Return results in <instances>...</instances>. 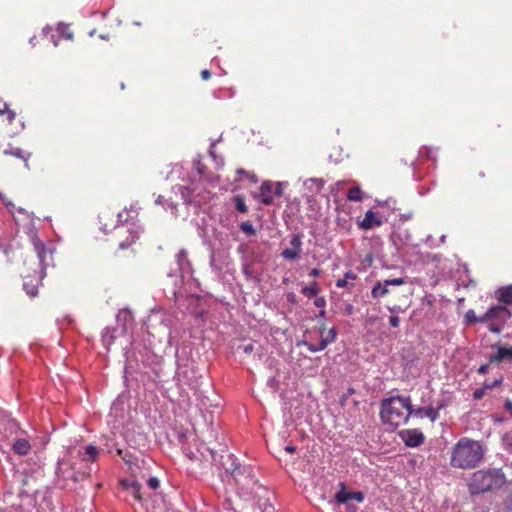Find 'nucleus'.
<instances>
[{
    "mask_svg": "<svg viewBox=\"0 0 512 512\" xmlns=\"http://www.w3.org/2000/svg\"><path fill=\"white\" fill-rule=\"evenodd\" d=\"M402 217L407 220V219H410L412 217V215L411 214H404Z\"/></svg>",
    "mask_w": 512,
    "mask_h": 512,
    "instance_id": "052dcab7",
    "label": "nucleus"
},
{
    "mask_svg": "<svg viewBox=\"0 0 512 512\" xmlns=\"http://www.w3.org/2000/svg\"><path fill=\"white\" fill-rule=\"evenodd\" d=\"M493 421L494 423H503L505 421V418L503 416L494 415Z\"/></svg>",
    "mask_w": 512,
    "mask_h": 512,
    "instance_id": "8fccbe9b",
    "label": "nucleus"
},
{
    "mask_svg": "<svg viewBox=\"0 0 512 512\" xmlns=\"http://www.w3.org/2000/svg\"><path fill=\"white\" fill-rule=\"evenodd\" d=\"M202 80L207 81L211 77V72L207 69H204L200 73Z\"/></svg>",
    "mask_w": 512,
    "mask_h": 512,
    "instance_id": "de8ad7c7",
    "label": "nucleus"
},
{
    "mask_svg": "<svg viewBox=\"0 0 512 512\" xmlns=\"http://www.w3.org/2000/svg\"><path fill=\"white\" fill-rule=\"evenodd\" d=\"M347 199L354 202H360L363 200V191L359 186H354L348 190Z\"/></svg>",
    "mask_w": 512,
    "mask_h": 512,
    "instance_id": "aec40b11",
    "label": "nucleus"
},
{
    "mask_svg": "<svg viewBox=\"0 0 512 512\" xmlns=\"http://www.w3.org/2000/svg\"><path fill=\"white\" fill-rule=\"evenodd\" d=\"M99 451L96 446L88 445L85 448V453L83 456V460L85 461H95L98 457Z\"/></svg>",
    "mask_w": 512,
    "mask_h": 512,
    "instance_id": "412c9836",
    "label": "nucleus"
},
{
    "mask_svg": "<svg viewBox=\"0 0 512 512\" xmlns=\"http://www.w3.org/2000/svg\"><path fill=\"white\" fill-rule=\"evenodd\" d=\"M63 465H65V461L62 460V461H58V464H57V468H56V474L57 476H63L65 477V472L63 471L62 467Z\"/></svg>",
    "mask_w": 512,
    "mask_h": 512,
    "instance_id": "ea45409f",
    "label": "nucleus"
},
{
    "mask_svg": "<svg viewBox=\"0 0 512 512\" xmlns=\"http://www.w3.org/2000/svg\"><path fill=\"white\" fill-rule=\"evenodd\" d=\"M303 292L308 295V296H315L317 294V287L316 285L312 286V287H305L303 289Z\"/></svg>",
    "mask_w": 512,
    "mask_h": 512,
    "instance_id": "58836bf2",
    "label": "nucleus"
},
{
    "mask_svg": "<svg viewBox=\"0 0 512 512\" xmlns=\"http://www.w3.org/2000/svg\"><path fill=\"white\" fill-rule=\"evenodd\" d=\"M400 319L397 315H391L389 318V324L393 328H397L399 326Z\"/></svg>",
    "mask_w": 512,
    "mask_h": 512,
    "instance_id": "e433bc0d",
    "label": "nucleus"
},
{
    "mask_svg": "<svg viewBox=\"0 0 512 512\" xmlns=\"http://www.w3.org/2000/svg\"><path fill=\"white\" fill-rule=\"evenodd\" d=\"M283 193L282 184L280 182L264 181L260 186L259 199L264 205H271L275 196H281Z\"/></svg>",
    "mask_w": 512,
    "mask_h": 512,
    "instance_id": "6e6552de",
    "label": "nucleus"
},
{
    "mask_svg": "<svg viewBox=\"0 0 512 512\" xmlns=\"http://www.w3.org/2000/svg\"><path fill=\"white\" fill-rule=\"evenodd\" d=\"M502 444L506 451L512 453V429L503 434Z\"/></svg>",
    "mask_w": 512,
    "mask_h": 512,
    "instance_id": "a878e982",
    "label": "nucleus"
},
{
    "mask_svg": "<svg viewBox=\"0 0 512 512\" xmlns=\"http://www.w3.org/2000/svg\"><path fill=\"white\" fill-rule=\"evenodd\" d=\"M0 108H3V103H0Z\"/></svg>",
    "mask_w": 512,
    "mask_h": 512,
    "instance_id": "338daca9",
    "label": "nucleus"
},
{
    "mask_svg": "<svg viewBox=\"0 0 512 512\" xmlns=\"http://www.w3.org/2000/svg\"><path fill=\"white\" fill-rule=\"evenodd\" d=\"M489 371V365L488 364H482L480 365V367L477 369V372L481 375H485L487 374Z\"/></svg>",
    "mask_w": 512,
    "mask_h": 512,
    "instance_id": "c03bdc74",
    "label": "nucleus"
},
{
    "mask_svg": "<svg viewBox=\"0 0 512 512\" xmlns=\"http://www.w3.org/2000/svg\"><path fill=\"white\" fill-rule=\"evenodd\" d=\"M121 486L127 490L135 500L142 502L143 496L141 493V484L137 481L121 480Z\"/></svg>",
    "mask_w": 512,
    "mask_h": 512,
    "instance_id": "dca6fc26",
    "label": "nucleus"
},
{
    "mask_svg": "<svg viewBox=\"0 0 512 512\" xmlns=\"http://www.w3.org/2000/svg\"><path fill=\"white\" fill-rule=\"evenodd\" d=\"M314 304L317 306V307H320V298H316L314 300Z\"/></svg>",
    "mask_w": 512,
    "mask_h": 512,
    "instance_id": "bf43d9fd",
    "label": "nucleus"
},
{
    "mask_svg": "<svg viewBox=\"0 0 512 512\" xmlns=\"http://www.w3.org/2000/svg\"><path fill=\"white\" fill-rule=\"evenodd\" d=\"M485 393H486V390H485V388L482 386L481 388L475 389V390L473 391V398H474L475 400H480V399H482V398L484 397Z\"/></svg>",
    "mask_w": 512,
    "mask_h": 512,
    "instance_id": "72a5a7b5",
    "label": "nucleus"
},
{
    "mask_svg": "<svg viewBox=\"0 0 512 512\" xmlns=\"http://www.w3.org/2000/svg\"><path fill=\"white\" fill-rule=\"evenodd\" d=\"M493 349H496L495 354H491L489 356V362L500 364L504 361L512 363V347H508L501 344L492 345Z\"/></svg>",
    "mask_w": 512,
    "mask_h": 512,
    "instance_id": "9b49d317",
    "label": "nucleus"
},
{
    "mask_svg": "<svg viewBox=\"0 0 512 512\" xmlns=\"http://www.w3.org/2000/svg\"><path fill=\"white\" fill-rule=\"evenodd\" d=\"M344 278H346L347 281L349 280H355L356 279V274H354L353 272L349 271L347 272L345 275H344Z\"/></svg>",
    "mask_w": 512,
    "mask_h": 512,
    "instance_id": "09e8293b",
    "label": "nucleus"
},
{
    "mask_svg": "<svg viewBox=\"0 0 512 512\" xmlns=\"http://www.w3.org/2000/svg\"><path fill=\"white\" fill-rule=\"evenodd\" d=\"M12 449L16 454L24 456L30 452L31 444L26 438H16Z\"/></svg>",
    "mask_w": 512,
    "mask_h": 512,
    "instance_id": "f3484780",
    "label": "nucleus"
},
{
    "mask_svg": "<svg viewBox=\"0 0 512 512\" xmlns=\"http://www.w3.org/2000/svg\"><path fill=\"white\" fill-rule=\"evenodd\" d=\"M329 159H330L331 161L335 162V163H338V162H340V161H341V159H340V158L332 159V155H329Z\"/></svg>",
    "mask_w": 512,
    "mask_h": 512,
    "instance_id": "4d7b16f0",
    "label": "nucleus"
},
{
    "mask_svg": "<svg viewBox=\"0 0 512 512\" xmlns=\"http://www.w3.org/2000/svg\"><path fill=\"white\" fill-rule=\"evenodd\" d=\"M410 417L415 416L417 418L427 417L431 422H435L439 419V413H437V409H434L433 406L429 405L426 407H418L415 408L411 404V409L409 410Z\"/></svg>",
    "mask_w": 512,
    "mask_h": 512,
    "instance_id": "f8f14e48",
    "label": "nucleus"
},
{
    "mask_svg": "<svg viewBox=\"0 0 512 512\" xmlns=\"http://www.w3.org/2000/svg\"><path fill=\"white\" fill-rule=\"evenodd\" d=\"M321 305H322V308L325 306V301H324V299H323V298H322Z\"/></svg>",
    "mask_w": 512,
    "mask_h": 512,
    "instance_id": "0e129e2a",
    "label": "nucleus"
},
{
    "mask_svg": "<svg viewBox=\"0 0 512 512\" xmlns=\"http://www.w3.org/2000/svg\"><path fill=\"white\" fill-rule=\"evenodd\" d=\"M355 392L353 388H348L347 393L343 394L340 398L341 405H345V402L347 401L349 395H352Z\"/></svg>",
    "mask_w": 512,
    "mask_h": 512,
    "instance_id": "a19ab883",
    "label": "nucleus"
},
{
    "mask_svg": "<svg viewBox=\"0 0 512 512\" xmlns=\"http://www.w3.org/2000/svg\"><path fill=\"white\" fill-rule=\"evenodd\" d=\"M488 317H491V322L488 325L490 332L499 334L506 322L511 318V311L504 305H495L488 309Z\"/></svg>",
    "mask_w": 512,
    "mask_h": 512,
    "instance_id": "423d86ee",
    "label": "nucleus"
},
{
    "mask_svg": "<svg viewBox=\"0 0 512 512\" xmlns=\"http://www.w3.org/2000/svg\"><path fill=\"white\" fill-rule=\"evenodd\" d=\"M387 309L389 310L390 313H392V315H397L398 313L403 312L402 308L398 305L392 307L389 306L387 307Z\"/></svg>",
    "mask_w": 512,
    "mask_h": 512,
    "instance_id": "79ce46f5",
    "label": "nucleus"
},
{
    "mask_svg": "<svg viewBox=\"0 0 512 512\" xmlns=\"http://www.w3.org/2000/svg\"><path fill=\"white\" fill-rule=\"evenodd\" d=\"M336 336H337V331H336V329H335V328H330V329L328 330V333H327L326 337H323V336H322V350H324V349H325V347H326L329 343L333 342V341L335 340Z\"/></svg>",
    "mask_w": 512,
    "mask_h": 512,
    "instance_id": "bb28decb",
    "label": "nucleus"
},
{
    "mask_svg": "<svg viewBox=\"0 0 512 512\" xmlns=\"http://www.w3.org/2000/svg\"><path fill=\"white\" fill-rule=\"evenodd\" d=\"M113 216H114V213H110V212H103L99 216V221H100V224L103 226L104 232L110 231L107 221L112 220Z\"/></svg>",
    "mask_w": 512,
    "mask_h": 512,
    "instance_id": "cd10ccee",
    "label": "nucleus"
},
{
    "mask_svg": "<svg viewBox=\"0 0 512 512\" xmlns=\"http://www.w3.org/2000/svg\"><path fill=\"white\" fill-rule=\"evenodd\" d=\"M506 483V475L501 468H485L475 471L469 481L470 494L478 495L501 488Z\"/></svg>",
    "mask_w": 512,
    "mask_h": 512,
    "instance_id": "7ed1b4c3",
    "label": "nucleus"
},
{
    "mask_svg": "<svg viewBox=\"0 0 512 512\" xmlns=\"http://www.w3.org/2000/svg\"><path fill=\"white\" fill-rule=\"evenodd\" d=\"M410 409L411 398L409 396H391L381 400L380 417L384 424H389L392 428H396L408 422Z\"/></svg>",
    "mask_w": 512,
    "mask_h": 512,
    "instance_id": "f03ea898",
    "label": "nucleus"
},
{
    "mask_svg": "<svg viewBox=\"0 0 512 512\" xmlns=\"http://www.w3.org/2000/svg\"><path fill=\"white\" fill-rule=\"evenodd\" d=\"M445 240H446V236H445V235H442V236L440 237V241H441V243H444V242H445Z\"/></svg>",
    "mask_w": 512,
    "mask_h": 512,
    "instance_id": "680f3d73",
    "label": "nucleus"
},
{
    "mask_svg": "<svg viewBox=\"0 0 512 512\" xmlns=\"http://www.w3.org/2000/svg\"><path fill=\"white\" fill-rule=\"evenodd\" d=\"M504 410L509 413L510 418L512 419V400L505 399L504 401Z\"/></svg>",
    "mask_w": 512,
    "mask_h": 512,
    "instance_id": "4c0bfd02",
    "label": "nucleus"
},
{
    "mask_svg": "<svg viewBox=\"0 0 512 512\" xmlns=\"http://www.w3.org/2000/svg\"><path fill=\"white\" fill-rule=\"evenodd\" d=\"M178 265L181 269H184L186 266H189L188 261V253L185 249H181L178 254L176 255Z\"/></svg>",
    "mask_w": 512,
    "mask_h": 512,
    "instance_id": "393cba45",
    "label": "nucleus"
},
{
    "mask_svg": "<svg viewBox=\"0 0 512 512\" xmlns=\"http://www.w3.org/2000/svg\"><path fill=\"white\" fill-rule=\"evenodd\" d=\"M384 281L387 286H390V285L400 286L405 283V280L403 278L386 279Z\"/></svg>",
    "mask_w": 512,
    "mask_h": 512,
    "instance_id": "2f4dec72",
    "label": "nucleus"
},
{
    "mask_svg": "<svg viewBox=\"0 0 512 512\" xmlns=\"http://www.w3.org/2000/svg\"><path fill=\"white\" fill-rule=\"evenodd\" d=\"M488 310L486 311L485 314H483L482 316H479L478 317V323H484V322H491V317H488Z\"/></svg>",
    "mask_w": 512,
    "mask_h": 512,
    "instance_id": "49530a36",
    "label": "nucleus"
},
{
    "mask_svg": "<svg viewBox=\"0 0 512 512\" xmlns=\"http://www.w3.org/2000/svg\"><path fill=\"white\" fill-rule=\"evenodd\" d=\"M301 251V240L299 235H293L290 240V247L282 251L281 255L288 260H294Z\"/></svg>",
    "mask_w": 512,
    "mask_h": 512,
    "instance_id": "4468645a",
    "label": "nucleus"
},
{
    "mask_svg": "<svg viewBox=\"0 0 512 512\" xmlns=\"http://www.w3.org/2000/svg\"><path fill=\"white\" fill-rule=\"evenodd\" d=\"M233 202L235 204V209L239 211L240 213H247L248 207L245 203V198L242 195H236L233 198Z\"/></svg>",
    "mask_w": 512,
    "mask_h": 512,
    "instance_id": "4be33fe9",
    "label": "nucleus"
},
{
    "mask_svg": "<svg viewBox=\"0 0 512 512\" xmlns=\"http://www.w3.org/2000/svg\"><path fill=\"white\" fill-rule=\"evenodd\" d=\"M31 240L35 252L37 253V256L39 258V262L42 268H45L46 266L49 265L47 258L52 257L51 252L46 249L44 243L35 234L31 237Z\"/></svg>",
    "mask_w": 512,
    "mask_h": 512,
    "instance_id": "ddd939ff",
    "label": "nucleus"
},
{
    "mask_svg": "<svg viewBox=\"0 0 512 512\" xmlns=\"http://www.w3.org/2000/svg\"><path fill=\"white\" fill-rule=\"evenodd\" d=\"M504 506L507 512H512V491L505 498Z\"/></svg>",
    "mask_w": 512,
    "mask_h": 512,
    "instance_id": "f704fd0d",
    "label": "nucleus"
},
{
    "mask_svg": "<svg viewBox=\"0 0 512 512\" xmlns=\"http://www.w3.org/2000/svg\"><path fill=\"white\" fill-rule=\"evenodd\" d=\"M336 286L338 288H344V287H347L348 286V281L346 280V278H340V279H337L336 281Z\"/></svg>",
    "mask_w": 512,
    "mask_h": 512,
    "instance_id": "a18cd8bd",
    "label": "nucleus"
},
{
    "mask_svg": "<svg viewBox=\"0 0 512 512\" xmlns=\"http://www.w3.org/2000/svg\"><path fill=\"white\" fill-rule=\"evenodd\" d=\"M303 346L307 347L310 351H316L317 349L310 344L304 343Z\"/></svg>",
    "mask_w": 512,
    "mask_h": 512,
    "instance_id": "6e6d98bb",
    "label": "nucleus"
},
{
    "mask_svg": "<svg viewBox=\"0 0 512 512\" xmlns=\"http://www.w3.org/2000/svg\"><path fill=\"white\" fill-rule=\"evenodd\" d=\"M238 468H239V466H238V465H235V466L233 465V467H231V468H227L226 470H227V471H230V472H231V474H234Z\"/></svg>",
    "mask_w": 512,
    "mask_h": 512,
    "instance_id": "5fc2aeb1",
    "label": "nucleus"
},
{
    "mask_svg": "<svg viewBox=\"0 0 512 512\" xmlns=\"http://www.w3.org/2000/svg\"><path fill=\"white\" fill-rule=\"evenodd\" d=\"M318 460L314 457L312 461L308 460L305 468L302 472L301 485L303 486V493L307 500L316 505L320 500V494L318 493Z\"/></svg>",
    "mask_w": 512,
    "mask_h": 512,
    "instance_id": "20e7f679",
    "label": "nucleus"
},
{
    "mask_svg": "<svg viewBox=\"0 0 512 512\" xmlns=\"http://www.w3.org/2000/svg\"><path fill=\"white\" fill-rule=\"evenodd\" d=\"M382 223V220L377 217L375 212H373L372 210H368L365 213L363 220L358 222V225L363 230H370L373 229L374 227L381 226Z\"/></svg>",
    "mask_w": 512,
    "mask_h": 512,
    "instance_id": "2eb2a0df",
    "label": "nucleus"
},
{
    "mask_svg": "<svg viewBox=\"0 0 512 512\" xmlns=\"http://www.w3.org/2000/svg\"><path fill=\"white\" fill-rule=\"evenodd\" d=\"M335 500L339 504H345L348 512H356L357 507L352 504V501L362 503L365 500V495L362 491H349L341 483L340 489L335 494Z\"/></svg>",
    "mask_w": 512,
    "mask_h": 512,
    "instance_id": "0eeeda50",
    "label": "nucleus"
},
{
    "mask_svg": "<svg viewBox=\"0 0 512 512\" xmlns=\"http://www.w3.org/2000/svg\"><path fill=\"white\" fill-rule=\"evenodd\" d=\"M1 115H6L9 123H12L16 117V113L13 110L9 109L8 105L4 102H3V108H0V116Z\"/></svg>",
    "mask_w": 512,
    "mask_h": 512,
    "instance_id": "c85d7f7f",
    "label": "nucleus"
},
{
    "mask_svg": "<svg viewBox=\"0 0 512 512\" xmlns=\"http://www.w3.org/2000/svg\"><path fill=\"white\" fill-rule=\"evenodd\" d=\"M502 382H503L502 378L495 379L493 382L484 381L483 387L487 391L489 389H493V388L500 386L502 384Z\"/></svg>",
    "mask_w": 512,
    "mask_h": 512,
    "instance_id": "7c9ffc66",
    "label": "nucleus"
},
{
    "mask_svg": "<svg viewBox=\"0 0 512 512\" xmlns=\"http://www.w3.org/2000/svg\"><path fill=\"white\" fill-rule=\"evenodd\" d=\"M399 437L407 447L416 448L421 446L425 437L418 429H404L399 432Z\"/></svg>",
    "mask_w": 512,
    "mask_h": 512,
    "instance_id": "9d476101",
    "label": "nucleus"
},
{
    "mask_svg": "<svg viewBox=\"0 0 512 512\" xmlns=\"http://www.w3.org/2000/svg\"><path fill=\"white\" fill-rule=\"evenodd\" d=\"M237 173L246 175L250 179V181L253 183L257 182V176L254 173L247 172L243 169H238Z\"/></svg>",
    "mask_w": 512,
    "mask_h": 512,
    "instance_id": "c9c22d12",
    "label": "nucleus"
},
{
    "mask_svg": "<svg viewBox=\"0 0 512 512\" xmlns=\"http://www.w3.org/2000/svg\"><path fill=\"white\" fill-rule=\"evenodd\" d=\"M71 478H72L74 481H77V478H76V477L71 476Z\"/></svg>",
    "mask_w": 512,
    "mask_h": 512,
    "instance_id": "69168bd1",
    "label": "nucleus"
},
{
    "mask_svg": "<svg viewBox=\"0 0 512 512\" xmlns=\"http://www.w3.org/2000/svg\"><path fill=\"white\" fill-rule=\"evenodd\" d=\"M496 298L500 303L512 304V284L500 287L496 291Z\"/></svg>",
    "mask_w": 512,
    "mask_h": 512,
    "instance_id": "a211bd4d",
    "label": "nucleus"
},
{
    "mask_svg": "<svg viewBox=\"0 0 512 512\" xmlns=\"http://www.w3.org/2000/svg\"><path fill=\"white\" fill-rule=\"evenodd\" d=\"M128 214L126 209L117 213V224L113 226L114 236L118 240L120 249L130 247L139 238L136 231L124 224L128 221Z\"/></svg>",
    "mask_w": 512,
    "mask_h": 512,
    "instance_id": "39448f33",
    "label": "nucleus"
},
{
    "mask_svg": "<svg viewBox=\"0 0 512 512\" xmlns=\"http://www.w3.org/2000/svg\"><path fill=\"white\" fill-rule=\"evenodd\" d=\"M485 452L486 449L480 441L462 437L452 448L450 465L457 469H473L481 463Z\"/></svg>",
    "mask_w": 512,
    "mask_h": 512,
    "instance_id": "f257e3e1",
    "label": "nucleus"
},
{
    "mask_svg": "<svg viewBox=\"0 0 512 512\" xmlns=\"http://www.w3.org/2000/svg\"><path fill=\"white\" fill-rule=\"evenodd\" d=\"M444 407H445V403H444V401H439V402L437 403V406H436V407H434V409H437V413H439V411H440L441 409H443Z\"/></svg>",
    "mask_w": 512,
    "mask_h": 512,
    "instance_id": "603ef678",
    "label": "nucleus"
},
{
    "mask_svg": "<svg viewBox=\"0 0 512 512\" xmlns=\"http://www.w3.org/2000/svg\"><path fill=\"white\" fill-rule=\"evenodd\" d=\"M312 274L313 275H317L318 274V270L317 269H313Z\"/></svg>",
    "mask_w": 512,
    "mask_h": 512,
    "instance_id": "e2e57ef3",
    "label": "nucleus"
},
{
    "mask_svg": "<svg viewBox=\"0 0 512 512\" xmlns=\"http://www.w3.org/2000/svg\"><path fill=\"white\" fill-rule=\"evenodd\" d=\"M478 323V316L473 309H469L464 316V324L472 326Z\"/></svg>",
    "mask_w": 512,
    "mask_h": 512,
    "instance_id": "b1692460",
    "label": "nucleus"
},
{
    "mask_svg": "<svg viewBox=\"0 0 512 512\" xmlns=\"http://www.w3.org/2000/svg\"><path fill=\"white\" fill-rule=\"evenodd\" d=\"M152 321H153V317H150V318L148 319V324H147V328H148V329H151V328H152V324H151V322H152ZM149 333H150L151 335H154V333H153L151 330H149Z\"/></svg>",
    "mask_w": 512,
    "mask_h": 512,
    "instance_id": "864d4df0",
    "label": "nucleus"
},
{
    "mask_svg": "<svg viewBox=\"0 0 512 512\" xmlns=\"http://www.w3.org/2000/svg\"><path fill=\"white\" fill-rule=\"evenodd\" d=\"M11 154H12V155H15V156H17V157H22V155H21V151H20V150H18L17 152H12Z\"/></svg>",
    "mask_w": 512,
    "mask_h": 512,
    "instance_id": "13d9d810",
    "label": "nucleus"
},
{
    "mask_svg": "<svg viewBox=\"0 0 512 512\" xmlns=\"http://www.w3.org/2000/svg\"><path fill=\"white\" fill-rule=\"evenodd\" d=\"M438 152V148L429 147V146H423L419 149L418 152V159L414 162H412L411 166L413 168L414 172V179L416 181H420L422 176L419 170V166L422 163L423 158L425 157L428 160H432L433 162L436 161V154Z\"/></svg>",
    "mask_w": 512,
    "mask_h": 512,
    "instance_id": "1a4fd4ad",
    "label": "nucleus"
},
{
    "mask_svg": "<svg viewBox=\"0 0 512 512\" xmlns=\"http://www.w3.org/2000/svg\"><path fill=\"white\" fill-rule=\"evenodd\" d=\"M241 348L245 354H250L254 350V345L252 343H249V344L242 346Z\"/></svg>",
    "mask_w": 512,
    "mask_h": 512,
    "instance_id": "37998d69",
    "label": "nucleus"
},
{
    "mask_svg": "<svg viewBox=\"0 0 512 512\" xmlns=\"http://www.w3.org/2000/svg\"><path fill=\"white\" fill-rule=\"evenodd\" d=\"M285 451L288 452V453H294L296 451V447L295 446H292V445H287L285 446Z\"/></svg>",
    "mask_w": 512,
    "mask_h": 512,
    "instance_id": "3c124183",
    "label": "nucleus"
},
{
    "mask_svg": "<svg viewBox=\"0 0 512 512\" xmlns=\"http://www.w3.org/2000/svg\"><path fill=\"white\" fill-rule=\"evenodd\" d=\"M388 286L385 284V281H378L371 290V296L374 299H378L384 297L388 293Z\"/></svg>",
    "mask_w": 512,
    "mask_h": 512,
    "instance_id": "6ab92c4d",
    "label": "nucleus"
},
{
    "mask_svg": "<svg viewBox=\"0 0 512 512\" xmlns=\"http://www.w3.org/2000/svg\"><path fill=\"white\" fill-rule=\"evenodd\" d=\"M40 278H41L40 276L36 277V279H35L36 280V284H33V283L29 284L27 281H24L23 287H24V289H25V291L27 292L28 295H30V296H36L37 295V292H38L37 286H38V283L40 281Z\"/></svg>",
    "mask_w": 512,
    "mask_h": 512,
    "instance_id": "5701e85b",
    "label": "nucleus"
},
{
    "mask_svg": "<svg viewBox=\"0 0 512 512\" xmlns=\"http://www.w3.org/2000/svg\"><path fill=\"white\" fill-rule=\"evenodd\" d=\"M149 488L156 490L160 487V482L156 477H150L147 481Z\"/></svg>",
    "mask_w": 512,
    "mask_h": 512,
    "instance_id": "473e14b6",
    "label": "nucleus"
},
{
    "mask_svg": "<svg viewBox=\"0 0 512 512\" xmlns=\"http://www.w3.org/2000/svg\"><path fill=\"white\" fill-rule=\"evenodd\" d=\"M240 229L249 236L254 235L256 232L253 224L250 221L242 222L240 225Z\"/></svg>",
    "mask_w": 512,
    "mask_h": 512,
    "instance_id": "c756f323",
    "label": "nucleus"
}]
</instances>
